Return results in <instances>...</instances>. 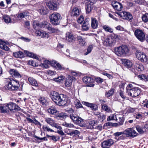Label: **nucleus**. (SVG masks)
Masks as SVG:
<instances>
[{
    "label": "nucleus",
    "instance_id": "nucleus-1",
    "mask_svg": "<svg viewBox=\"0 0 148 148\" xmlns=\"http://www.w3.org/2000/svg\"><path fill=\"white\" fill-rule=\"evenodd\" d=\"M50 97L52 101L59 106H66L68 105V98L63 94H59L55 92H52Z\"/></svg>",
    "mask_w": 148,
    "mask_h": 148
},
{
    "label": "nucleus",
    "instance_id": "nucleus-2",
    "mask_svg": "<svg viewBox=\"0 0 148 148\" xmlns=\"http://www.w3.org/2000/svg\"><path fill=\"white\" fill-rule=\"evenodd\" d=\"M115 53L119 56H123L129 53V50L128 47L124 45L116 47L114 49Z\"/></svg>",
    "mask_w": 148,
    "mask_h": 148
},
{
    "label": "nucleus",
    "instance_id": "nucleus-3",
    "mask_svg": "<svg viewBox=\"0 0 148 148\" xmlns=\"http://www.w3.org/2000/svg\"><path fill=\"white\" fill-rule=\"evenodd\" d=\"M49 18L51 23L54 26H56L60 24L62 17L60 14L55 12L49 15Z\"/></svg>",
    "mask_w": 148,
    "mask_h": 148
},
{
    "label": "nucleus",
    "instance_id": "nucleus-4",
    "mask_svg": "<svg viewBox=\"0 0 148 148\" xmlns=\"http://www.w3.org/2000/svg\"><path fill=\"white\" fill-rule=\"evenodd\" d=\"M126 89L128 95L132 97L138 96L141 92L140 89L137 87H134L131 89L126 88Z\"/></svg>",
    "mask_w": 148,
    "mask_h": 148
},
{
    "label": "nucleus",
    "instance_id": "nucleus-5",
    "mask_svg": "<svg viewBox=\"0 0 148 148\" xmlns=\"http://www.w3.org/2000/svg\"><path fill=\"white\" fill-rule=\"evenodd\" d=\"M136 57L138 60H140L143 62L147 63L148 58L145 53L142 52H139L137 50L135 53Z\"/></svg>",
    "mask_w": 148,
    "mask_h": 148
},
{
    "label": "nucleus",
    "instance_id": "nucleus-6",
    "mask_svg": "<svg viewBox=\"0 0 148 148\" xmlns=\"http://www.w3.org/2000/svg\"><path fill=\"white\" fill-rule=\"evenodd\" d=\"M134 35L136 38L141 42L144 41L145 39V35L144 32L139 29H136L134 32Z\"/></svg>",
    "mask_w": 148,
    "mask_h": 148
},
{
    "label": "nucleus",
    "instance_id": "nucleus-7",
    "mask_svg": "<svg viewBox=\"0 0 148 148\" xmlns=\"http://www.w3.org/2000/svg\"><path fill=\"white\" fill-rule=\"evenodd\" d=\"M125 133L127 137H130L132 138L136 137L138 134L133 127L127 129L125 130Z\"/></svg>",
    "mask_w": 148,
    "mask_h": 148
},
{
    "label": "nucleus",
    "instance_id": "nucleus-8",
    "mask_svg": "<svg viewBox=\"0 0 148 148\" xmlns=\"http://www.w3.org/2000/svg\"><path fill=\"white\" fill-rule=\"evenodd\" d=\"M46 5L51 10H56L57 9L58 2L56 0H50L46 2Z\"/></svg>",
    "mask_w": 148,
    "mask_h": 148
},
{
    "label": "nucleus",
    "instance_id": "nucleus-9",
    "mask_svg": "<svg viewBox=\"0 0 148 148\" xmlns=\"http://www.w3.org/2000/svg\"><path fill=\"white\" fill-rule=\"evenodd\" d=\"M7 104L8 109L13 112L18 111L20 109V108L18 105L12 102H10Z\"/></svg>",
    "mask_w": 148,
    "mask_h": 148
},
{
    "label": "nucleus",
    "instance_id": "nucleus-10",
    "mask_svg": "<svg viewBox=\"0 0 148 148\" xmlns=\"http://www.w3.org/2000/svg\"><path fill=\"white\" fill-rule=\"evenodd\" d=\"M114 9L118 11H121L123 8V5L122 4L117 1H113L111 4Z\"/></svg>",
    "mask_w": 148,
    "mask_h": 148
},
{
    "label": "nucleus",
    "instance_id": "nucleus-11",
    "mask_svg": "<svg viewBox=\"0 0 148 148\" xmlns=\"http://www.w3.org/2000/svg\"><path fill=\"white\" fill-rule=\"evenodd\" d=\"M82 103L88 107H89L92 110L96 111L97 110L98 106L97 105L93 103H90L87 102L83 101Z\"/></svg>",
    "mask_w": 148,
    "mask_h": 148
},
{
    "label": "nucleus",
    "instance_id": "nucleus-12",
    "mask_svg": "<svg viewBox=\"0 0 148 148\" xmlns=\"http://www.w3.org/2000/svg\"><path fill=\"white\" fill-rule=\"evenodd\" d=\"M114 143V141L112 140L109 139L103 142L101 144V146L103 148H108Z\"/></svg>",
    "mask_w": 148,
    "mask_h": 148
},
{
    "label": "nucleus",
    "instance_id": "nucleus-13",
    "mask_svg": "<svg viewBox=\"0 0 148 148\" xmlns=\"http://www.w3.org/2000/svg\"><path fill=\"white\" fill-rule=\"evenodd\" d=\"M90 18H87L84 20L82 26V29L84 31H87L89 29L90 27L89 21Z\"/></svg>",
    "mask_w": 148,
    "mask_h": 148
},
{
    "label": "nucleus",
    "instance_id": "nucleus-14",
    "mask_svg": "<svg viewBox=\"0 0 148 148\" xmlns=\"http://www.w3.org/2000/svg\"><path fill=\"white\" fill-rule=\"evenodd\" d=\"M29 15V13L27 10H24L23 12H18L17 14V18H18L22 19L25 18Z\"/></svg>",
    "mask_w": 148,
    "mask_h": 148
},
{
    "label": "nucleus",
    "instance_id": "nucleus-15",
    "mask_svg": "<svg viewBox=\"0 0 148 148\" xmlns=\"http://www.w3.org/2000/svg\"><path fill=\"white\" fill-rule=\"evenodd\" d=\"M9 73L13 77H21V75L19 73L18 71L14 69H11L10 70Z\"/></svg>",
    "mask_w": 148,
    "mask_h": 148
},
{
    "label": "nucleus",
    "instance_id": "nucleus-16",
    "mask_svg": "<svg viewBox=\"0 0 148 148\" xmlns=\"http://www.w3.org/2000/svg\"><path fill=\"white\" fill-rule=\"evenodd\" d=\"M123 18L131 22L132 21L133 16L132 14L130 13L126 12H123Z\"/></svg>",
    "mask_w": 148,
    "mask_h": 148
},
{
    "label": "nucleus",
    "instance_id": "nucleus-17",
    "mask_svg": "<svg viewBox=\"0 0 148 148\" xmlns=\"http://www.w3.org/2000/svg\"><path fill=\"white\" fill-rule=\"evenodd\" d=\"M66 40L70 42H73L75 40V38L71 33L67 32L66 33Z\"/></svg>",
    "mask_w": 148,
    "mask_h": 148
},
{
    "label": "nucleus",
    "instance_id": "nucleus-18",
    "mask_svg": "<svg viewBox=\"0 0 148 148\" xmlns=\"http://www.w3.org/2000/svg\"><path fill=\"white\" fill-rule=\"evenodd\" d=\"M75 79L74 77L73 76H71L69 77L68 79H66L65 81V85L66 87L70 86L72 84L73 80H75Z\"/></svg>",
    "mask_w": 148,
    "mask_h": 148
},
{
    "label": "nucleus",
    "instance_id": "nucleus-19",
    "mask_svg": "<svg viewBox=\"0 0 148 148\" xmlns=\"http://www.w3.org/2000/svg\"><path fill=\"white\" fill-rule=\"evenodd\" d=\"M13 56L16 58H22L25 57V55L21 51H19L13 53Z\"/></svg>",
    "mask_w": 148,
    "mask_h": 148
},
{
    "label": "nucleus",
    "instance_id": "nucleus-20",
    "mask_svg": "<svg viewBox=\"0 0 148 148\" xmlns=\"http://www.w3.org/2000/svg\"><path fill=\"white\" fill-rule=\"evenodd\" d=\"M135 70H136L140 72L144 70V67L142 64L139 63H136L134 65Z\"/></svg>",
    "mask_w": 148,
    "mask_h": 148
},
{
    "label": "nucleus",
    "instance_id": "nucleus-21",
    "mask_svg": "<svg viewBox=\"0 0 148 148\" xmlns=\"http://www.w3.org/2000/svg\"><path fill=\"white\" fill-rule=\"evenodd\" d=\"M98 26V23L97 20L95 18H91V26L92 28H97Z\"/></svg>",
    "mask_w": 148,
    "mask_h": 148
},
{
    "label": "nucleus",
    "instance_id": "nucleus-22",
    "mask_svg": "<svg viewBox=\"0 0 148 148\" xmlns=\"http://www.w3.org/2000/svg\"><path fill=\"white\" fill-rule=\"evenodd\" d=\"M13 86L15 90H17L19 87V82L16 80L12 79V80L10 79Z\"/></svg>",
    "mask_w": 148,
    "mask_h": 148
},
{
    "label": "nucleus",
    "instance_id": "nucleus-23",
    "mask_svg": "<svg viewBox=\"0 0 148 148\" xmlns=\"http://www.w3.org/2000/svg\"><path fill=\"white\" fill-rule=\"evenodd\" d=\"M135 127L136 130L140 134H142L145 132V130L144 129L143 125H136Z\"/></svg>",
    "mask_w": 148,
    "mask_h": 148
},
{
    "label": "nucleus",
    "instance_id": "nucleus-24",
    "mask_svg": "<svg viewBox=\"0 0 148 148\" xmlns=\"http://www.w3.org/2000/svg\"><path fill=\"white\" fill-rule=\"evenodd\" d=\"M124 65L128 69L131 68L133 64L130 60L127 59H124L123 61Z\"/></svg>",
    "mask_w": 148,
    "mask_h": 148
},
{
    "label": "nucleus",
    "instance_id": "nucleus-25",
    "mask_svg": "<svg viewBox=\"0 0 148 148\" xmlns=\"http://www.w3.org/2000/svg\"><path fill=\"white\" fill-rule=\"evenodd\" d=\"M8 43L7 41L3 42L2 40L1 39V48L5 51H8L9 48L5 45V44H7Z\"/></svg>",
    "mask_w": 148,
    "mask_h": 148
},
{
    "label": "nucleus",
    "instance_id": "nucleus-26",
    "mask_svg": "<svg viewBox=\"0 0 148 148\" xmlns=\"http://www.w3.org/2000/svg\"><path fill=\"white\" fill-rule=\"evenodd\" d=\"M77 39L78 42L80 45L83 46L85 45L86 42L84 39L81 36H77Z\"/></svg>",
    "mask_w": 148,
    "mask_h": 148
},
{
    "label": "nucleus",
    "instance_id": "nucleus-27",
    "mask_svg": "<svg viewBox=\"0 0 148 148\" xmlns=\"http://www.w3.org/2000/svg\"><path fill=\"white\" fill-rule=\"evenodd\" d=\"M24 52L27 56L38 60L39 58L38 57L36 54H35L33 53L30 52H29L27 51H25Z\"/></svg>",
    "mask_w": 148,
    "mask_h": 148
},
{
    "label": "nucleus",
    "instance_id": "nucleus-28",
    "mask_svg": "<svg viewBox=\"0 0 148 148\" xmlns=\"http://www.w3.org/2000/svg\"><path fill=\"white\" fill-rule=\"evenodd\" d=\"M79 14V11L78 8L75 7L73 8L72 11L71 16L74 17H77Z\"/></svg>",
    "mask_w": 148,
    "mask_h": 148
},
{
    "label": "nucleus",
    "instance_id": "nucleus-29",
    "mask_svg": "<svg viewBox=\"0 0 148 148\" xmlns=\"http://www.w3.org/2000/svg\"><path fill=\"white\" fill-rule=\"evenodd\" d=\"M32 25L33 28L35 30L40 29V24L37 21H34L33 22Z\"/></svg>",
    "mask_w": 148,
    "mask_h": 148
},
{
    "label": "nucleus",
    "instance_id": "nucleus-30",
    "mask_svg": "<svg viewBox=\"0 0 148 148\" xmlns=\"http://www.w3.org/2000/svg\"><path fill=\"white\" fill-rule=\"evenodd\" d=\"M28 80L30 84L33 86H37L38 84L36 80L32 77H29Z\"/></svg>",
    "mask_w": 148,
    "mask_h": 148
},
{
    "label": "nucleus",
    "instance_id": "nucleus-31",
    "mask_svg": "<svg viewBox=\"0 0 148 148\" xmlns=\"http://www.w3.org/2000/svg\"><path fill=\"white\" fill-rule=\"evenodd\" d=\"M93 8V5H92V4L88 3L86 5L85 8L86 13L89 14L92 10Z\"/></svg>",
    "mask_w": 148,
    "mask_h": 148
},
{
    "label": "nucleus",
    "instance_id": "nucleus-32",
    "mask_svg": "<svg viewBox=\"0 0 148 148\" xmlns=\"http://www.w3.org/2000/svg\"><path fill=\"white\" fill-rule=\"evenodd\" d=\"M83 82L85 83H90L93 82V78L88 76H84L82 79Z\"/></svg>",
    "mask_w": 148,
    "mask_h": 148
},
{
    "label": "nucleus",
    "instance_id": "nucleus-33",
    "mask_svg": "<svg viewBox=\"0 0 148 148\" xmlns=\"http://www.w3.org/2000/svg\"><path fill=\"white\" fill-rule=\"evenodd\" d=\"M51 24L47 21L42 22L40 23V28H45L48 29Z\"/></svg>",
    "mask_w": 148,
    "mask_h": 148
},
{
    "label": "nucleus",
    "instance_id": "nucleus-34",
    "mask_svg": "<svg viewBox=\"0 0 148 148\" xmlns=\"http://www.w3.org/2000/svg\"><path fill=\"white\" fill-rule=\"evenodd\" d=\"M56 117H58L61 120L65 119L66 117V115L65 114V113L62 112H59L58 111V113L56 114Z\"/></svg>",
    "mask_w": 148,
    "mask_h": 148
},
{
    "label": "nucleus",
    "instance_id": "nucleus-35",
    "mask_svg": "<svg viewBox=\"0 0 148 148\" xmlns=\"http://www.w3.org/2000/svg\"><path fill=\"white\" fill-rule=\"evenodd\" d=\"M8 104H4L3 106H1V112L2 113H7L8 112Z\"/></svg>",
    "mask_w": 148,
    "mask_h": 148
},
{
    "label": "nucleus",
    "instance_id": "nucleus-36",
    "mask_svg": "<svg viewBox=\"0 0 148 148\" xmlns=\"http://www.w3.org/2000/svg\"><path fill=\"white\" fill-rule=\"evenodd\" d=\"M40 103L43 105H46L47 103V100L44 97L40 96L38 99Z\"/></svg>",
    "mask_w": 148,
    "mask_h": 148
},
{
    "label": "nucleus",
    "instance_id": "nucleus-37",
    "mask_svg": "<svg viewBox=\"0 0 148 148\" xmlns=\"http://www.w3.org/2000/svg\"><path fill=\"white\" fill-rule=\"evenodd\" d=\"M47 111L49 113L55 116L56 115L58 112V111L56 110V109L53 108H48L47 109Z\"/></svg>",
    "mask_w": 148,
    "mask_h": 148
},
{
    "label": "nucleus",
    "instance_id": "nucleus-38",
    "mask_svg": "<svg viewBox=\"0 0 148 148\" xmlns=\"http://www.w3.org/2000/svg\"><path fill=\"white\" fill-rule=\"evenodd\" d=\"M8 83L6 84L5 86V88L6 89L10 90H14V88L12 84L11 81L10 80L8 82Z\"/></svg>",
    "mask_w": 148,
    "mask_h": 148
},
{
    "label": "nucleus",
    "instance_id": "nucleus-39",
    "mask_svg": "<svg viewBox=\"0 0 148 148\" xmlns=\"http://www.w3.org/2000/svg\"><path fill=\"white\" fill-rule=\"evenodd\" d=\"M97 121L94 120L88 122L89 126H88V128L89 129H93L94 128L93 126L97 124Z\"/></svg>",
    "mask_w": 148,
    "mask_h": 148
},
{
    "label": "nucleus",
    "instance_id": "nucleus-40",
    "mask_svg": "<svg viewBox=\"0 0 148 148\" xmlns=\"http://www.w3.org/2000/svg\"><path fill=\"white\" fill-rule=\"evenodd\" d=\"M74 104L77 108H84L82 104L80 102L79 100L77 99L75 100L74 101Z\"/></svg>",
    "mask_w": 148,
    "mask_h": 148
},
{
    "label": "nucleus",
    "instance_id": "nucleus-41",
    "mask_svg": "<svg viewBox=\"0 0 148 148\" xmlns=\"http://www.w3.org/2000/svg\"><path fill=\"white\" fill-rule=\"evenodd\" d=\"M3 20L6 23H11V19L8 16H3Z\"/></svg>",
    "mask_w": 148,
    "mask_h": 148
},
{
    "label": "nucleus",
    "instance_id": "nucleus-42",
    "mask_svg": "<svg viewBox=\"0 0 148 148\" xmlns=\"http://www.w3.org/2000/svg\"><path fill=\"white\" fill-rule=\"evenodd\" d=\"M47 29L51 33H54L57 32L58 30V29L52 27L51 24V25L49 26Z\"/></svg>",
    "mask_w": 148,
    "mask_h": 148
},
{
    "label": "nucleus",
    "instance_id": "nucleus-43",
    "mask_svg": "<svg viewBox=\"0 0 148 148\" xmlns=\"http://www.w3.org/2000/svg\"><path fill=\"white\" fill-rule=\"evenodd\" d=\"M45 119V121L51 126H52L55 122L51 118H46Z\"/></svg>",
    "mask_w": 148,
    "mask_h": 148
},
{
    "label": "nucleus",
    "instance_id": "nucleus-44",
    "mask_svg": "<svg viewBox=\"0 0 148 148\" xmlns=\"http://www.w3.org/2000/svg\"><path fill=\"white\" fill-rule=\"evenodd\" d=\"M56 69L58 70H64L65 69V68L61 65L58 62L56 65V66L55 68Z\"/></svg>",
    "mask_w": 148,
    "mask_h": 148
},
{
    "label": "nucleus",
    "instance_id": "nucleus-45",
    "mask_svg": "<svg viewBox=\"0 0 148 148\" xmlns=\"http://www.w3.org/2000/svg\"><path fill=\"white\" fill-rule=\"evenodd\" d=\"M139 79L145 82L147 81V75L146 76L145 74H142L138 76Z\"/></svg>",
    "mask_w": 148,
    "mask_h": 148
},
{
    "label": "nucleus",
    "instance_id": "nucleus-46",
    "mask_svg": "<svg viewBox=\"0 0 148 148\" xmlns=\"http://www.w3.org/2000/svg\"><path fill=\"white\" fill-rule=\"evenodd\" d=\"M65 78V77L62 75L56 78L53 79V80L55 82H61Z\"/></svg>",
    "mask_w": 148,
    "mask_h": 148
},
{
    "label": "nucleus",
    "instance_id": "nucleus-47",
    "mask_svg": "<svg viewBox=\"0 0 148 148\" xmlns=\"http://www.w3.org/2000/svg\"><path fill=\"white\" fill-rule=\"evenodd\" d=\"M46 136L49 139L52 140L53 142H56L57 141V137L54 135L50 136L48 134H46Z\"/></svg>",
    "mask_w": 148,
    "mask_h": 148
},
{
    "label": "nucleus",
    "instance_id": "nucleus-48",
    "mask_svg": "<svg viewBox=\"0 0 148 148\" xmlns=\"http://www.w3.org/2000/svg\"><path fill=\"white\" fill-rule=\"evenodd\" d=\"M148 13H146L145 14H143L142 17V21L145 23L148 22Z\"/></svg>",
    "mask_w": 148,
    "mask_h": 148
},
{
    "label": "nucleus",
    "instance_id": "nucleus-49",
    "mask_svg": "<svg viewBox=\"0 0 148 148\" xmlns=\"http://www.w3.org/2000/svg\"><path fill=\"white\" fill-rule=\"evenodd\" d=\"M114 88L110 89L108 92L106 93V95L107 97H110V96L112 95L114 92Z\"/></svg>",
    "mask_w": 148,
    "mask_h": 148
},
{
    "label": "nucleus",
    "instance_id": "nucleus-50",
    "mask_svg": "<svg viewBox=\"0 0 148 148\" xmlns=\"http://www.w3.org/2000/svg\"><path fill=\"white\" fill-rule=\"evenodd\" d=\"M103 28L105 31L109 32L112 33L113 31V30L111 28L106 25L103 26Z\"/></svg>",
    "mask_w": 148,
    "mask_h": 148
},
{
    "label": "nucleus",
    "instance_id": "nucleus-51",
    "mask_svg": "<svg viewBox=\"0 0 148 148\" xmlns=\"http://www.w3.org/2000/svg\"><path fill=\"white\" fill-rule=\"evenodd\" d=\"M99 119L101 122H103L106 118V116L103 114H101L99 116H98Z\"/></svg>",
    "mask_w": 148,
    "mask_h": 148
},
{
    "label": "nucleus",
    "instance_id": "nucleus-52",
    "mask_svg": "<svg viewBox=\"0 0 148 148\" xmlns=\"http://www.w3.org/2000/svg\"><path fill=\"white\" fill-rule=\"evenodd\" d=\"M42 129L45 131L50 132H54V131L53 130L49 128L46 125H44L42 127Z\"/></svg>",
    "mask_w": 148,
    "mask_h": 148
},
{
    "label": "nucleus",
    "instance_id": "nucleus-53",
    "mask_svg": "<svg viewBox=\"0 0 148 148\" xmlns=\"http://www.w3.org/2000/svg\"><path fill=\"white\" fill-rule=\"evenodd\" d=\"M135 2L139 5H145L146 3V1L145 0H137L134 1Z\"/></svg>",
    "mask_w": 148,
    "mask_h": 148
},
{
    "label": "nucleus",
    "instance_id": "nucleus-54",
    "mask_svg": "<svg viewBox=\"0 0 148 148\" xmlns=\"http://www.w3.org/2000/svg\"><path fill=\"white\" fill-rule=\"evenodd\" d=\"M93 49V47L92 45H90L88 46L87 49V51L84 53L85 55H86L90 53Z\"/></svg>",
    "mask_w": 148,
    "mask_h": 148
},
{
    "label": "nucleus",
    "instance_id": "nucleus-55",
    "mask_svg": "<svg viewBox=\"0 0 148 148\" xmlns=\"http://www.w3.org/2000/svg\"><path fill=\"white\" fill-rule=\"evenodd\" d=\"M40 12L41 14L46 15L47 14V10L44 8H42L40 10Z\"/></svg>",
    "mask_w": 148,
    "mask_h": 148
},
{
    "label": "nucleus",
    "instance_id": "nucleus-56",
    "mask_svg": "<svg viewBox=\"0 0 148 148\" xmlns=\"http://www.w3.org/2000/svg\"><path fill=\"white\" fill-rule=\"evenodd\" d=\"M78 116L77 115H73L71 114L70 115V118L73 121V122L75 123V121L77 119V117Z\"/></svg>",
    "mask_w": 148,
    "mask_h": 148
},
{
    "label": "nucleus",
    "instance_id": "nucleus-57",
    "mask_svg": "<svg viewBox=\"0 0 148 148\" xmlns=\"http://www.w3.org/2000/svg\"><path fill=\"white\" fill-rule=\"evenodd\" d=\"M119 121H118L119 126L123 124L124 119L123 117H119Z\"/></svg>",
    "mask_w": 148,
    "mask_h": 148
},
{
    "label": "nucleus",
    "instance_id": "nucleus-58",
    "mask_svg": "<svg viewBox=\"0 0 148 148\" xmlns=\"http://www.w3.org/2000/svg\"><path fill=\"white\" fill-rule=\"evenodd\" d=\"M34 137L35 138H36L38 140H44V141H47L48 140V139L47 138V137L46 136V137H44L43 138H40L39 137H38V136H37L36 135H34Z\"/></svg>",
    "mask_w": 148,
    "mask_h": 148
},
{
    "label": "nucleus",
    "instance_id": "nucleus-59",
    "mask_svg": "<svg viewBox=\"0 0 148 148\" xmlns=\"http://www.w3.org/2000/svg\"><path fill=\"white\" fill-rule=\"evenodd\" d=\"M95 79L96 82L98 84H101L103 81V79L100 77H97L95 78Z\"/></svg>",
    "mask_w": 148,
    "mask_h": 148
},
{
    "label": "nucleus",
    "instance_id": "nucleus-60",
    "mask_svg": "<svg viewBox=\"0 0 148 148\" xmlns=\"http://www.w3.org/2000/svg\"><path fill=\"white\" fill-rule=\"evenodd\" d=\"M102 74L103 75L107 76L109 79H111L113 78V76L107 73L106 71L103 72Z\"/></svg>",
    "mask_w": 148,
    "mask_h": 148
},
{
    "label": "nucleus",
    "instance_id": "nucleus-61",
    "mask_svg": "<svg viewBox=\"0 0 148 148\" xmlns=\"http://www.w3.org/2000/svg\"><path fill=\"white\" fill-rule=\"evenodd\" d=\"M84 21V18L82 15H81L78 18L77 20V22L79 24H82Z\"/></svg>",
    "mask_w": 148,
    "mask_h": 148
},
{
    "label": "nucleus",
    "instance_id": "nucleus-62",
    "mask_svg": "<svg viewBox=\"0 0 148 148\" xmlns=\"http://www.w3.org/2000/svg\"><path fill=\"white\" fill-rule=\"evenodd\" d=\"M83 121V120L80 117H77V119L75 122V123L77 124H79Z\"/></svg>",
    "mask_w": 148,
    "mask_h": 148
},
{
    "label": "nucleus",
    "instance_id": "nucleus-63",
    "mask_svg": "<svg viewBox=\"0 0 148 148\" xmlns=\"http://www.w3.org/2000/svg\"><path fill=\"white\" fill-rule=\"evenodd\" d=\"M28 64L33 66H36V62L33 60H29L28 62Z\"/></svg>",
    "mask_w": 148,
    "mask_h": 148
},
{
    "label": "nucleus",
    "instance_id": "nucleus-64",
    "mask_svg": "<svg viewBox=\"0 0 148 148\" xmlns=\"http://www.w3.org/2000/svg\"><path fill=\"white\" fill-rule=\"evenodd\" d=\"M52 126L54 127L57 129H58L60 130H62V128L61 126H58L57 124L55 122H54Z\"/></svg>",
    "mask_w": 148,
    "mask_h": 148
}]
</instances>
